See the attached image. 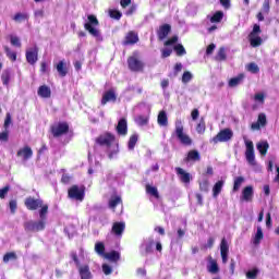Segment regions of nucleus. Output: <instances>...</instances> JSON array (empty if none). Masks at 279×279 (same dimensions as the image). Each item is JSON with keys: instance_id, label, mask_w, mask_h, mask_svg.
I'll return each instance as SVG.
<instances>
[{"instance_id": "1", "label": "nucleus", "mask_w": 279, "mask_h": 279, "mask_svg": "<svg viewBox=\"0 0 279 279\" xmlns=\"http://www.w3.org/2000/svg\"><path fill=\"white\" fill-rule=\"evenodd\" d=\"M24 206L27 210H39V219H47V215H49V205L40 198L28 196L24 201Z\"/></svg>"}, {"instance_id": "2", "label": "nucleus", "mask_w": 279, "mask_h": 279, "mask_svg": "<svg viewBox=\"0 0 279 279\" xmlns=\"http://www.w3.org/2000/svg\"><path fill=\"white\" fill-rule=\"evenodd\" d=\"M174 134L178 141H180L181 145H193V140H191V136L184 133V125L182 124V120L175 121Z\"/></svg>"}, {"instance_id": "3", "label": "nucleus", "mask_w": 279, "mask_h": 279, "mask_svg": "<svg viewBox=\"0 0 279 279\" xmlns=\"http://www.w3.org/2000/svg\"><path fill=\"white\" fill-rule=\"evenodd\" d=\"M126 63L132 73H143V71H145V62L138 59L137 53L130 56Z\"/></svg>"}, {"instance_id": "4", "label": "nucleus", "mask_w": 279, "mask_h": 279, "mask_svg": "<svg viewBox=\"0 0 279 279\" xmlns=\"http://www.w3.org/2000/svg\"><path fill=\"white\" fill-rule=\"evenodd\" d=\"M95 143L100 147H107V149H110V147L117 143V136L110 132H105L96 137Z\"/></svg>"}, {"instance_id": "5", "label": "nucleus", "mask_w": 279, "mask_h": 279, "mask_svg": "<svg viewBox=\"0 0 279 279\" xmlns=\"http://www.w3.org/2000/svg\"><path fill=\"white\" fill-rule=\"evenodd\" d=\"M87 20L88 22L84 24V28L86 29V32H88V34H90V36H94V38H99V36H101V33L99 32V29L95 28L98 27L99 20L93 14L88 15Z\"/></svg>"}, {"instance_id": "6", "label": "nucleus", "mask_w": 279, "mask_h": 279, "mask_svg": "<svg viewBox=\"0 0 279 279\" xmlns=\"http://www.w3.org/2000/svg\"><path fill=\"white\" fill-rule=\"evenodd\" d=\"M47 226V216L46 218H40L38 221L29 220L24 222V230L26 232H43Z\"/></svg>"}, {"instance_id": "7", "label": "nucleus", "mask_w": 279, "mask_h": 279, "mask_svg": "<svg viewBox=\"0 0 279 279\" xmlns=\"http://www.w3.org/2000/svg\"><path fill=\"white\" fill-rule=\"evenodd\" d=\"M69 199H75V202H84V197H86V186L82 185H72L68 190Z\"/></svg>"}, {"instance_id": "8", "label": "nucleus", "mask_w": 279, "mask_h": 279, "mask_svg": "<svg viewBox=\"0 0 279 279\" xmlns=\"http://www.w3.org/2000/svg\"><path fill=\"white\" fill-rule=\"evenodd\" d=\"M263 31L260 29V25L258 24H254L253 25V29L252 32L248 34V43L251 45V47H260V45H263V37L259 36V34H262Z\"/></svg>"}, {"instance_id": "9", "label": "nucleus", "mask_w": 279, "mask_h": 279, "mask_svg": "<svg viewBox=\"0 0 279 279\" xmlns=\"http://www.w3.org/2000/svg\"><path fill=\"white\" fill-rule=\"evenodd\" d=\"M69 122H58L50 126V133L52 134L53 138H60V136H64L69 132Z\"/></svg>"}, {"instance_id": "10", "label": "nucleus", "mask_w": 279, "mask_h": 279, "mask_svg": "<svg viewBox=\"0 0 279 279\" xmlns=\"http://www.w3.org/2000/svg\"><path fill=\"white\" fill-rule=\"evenodd\" d=\"M234 136V133L230 129L221 130L216 136L211 138V143L217 145L218 143H228Z\"/></svg>"}, {"instance_id": "11", "label": "nucleus", "mask_w": 279, "mask_h": 279, "mask_svg": "<svg viewBox=\"0 0 279 279\" xmlns=\"http://www.w3.org/2000/svg\"><path fill=\"white\" fill-rule=\"evenodd\" d=\"M245 158L251 167H256V155L254 154V142L245 141Z\"/></svg>"}, {"instance_id": "12", "label": "nucleus", "mask_w": 279, "mask_h": 279, "mask_svg": "<svg viewBox=\"0 0 279 279\" xmlns=\"http://www.w3.org/2000/svg\"><path fill=\"white\" fill-rule=\"evenodd\" d=\"M141 40L136 31H129L122 40L123 47L134 46Z\"/></svg>"}, {"instance_id": "13", "label": "nucleus", "mask_w": 279, "mask_h": 279, "mask_svg": "<svg viewBox=\"0 0 279 279\" xmlns=\"http://www.w3.org/2000/svg\"><path fill=\"white\" fill-rule=\"evenodd\" d=\"M25 56H26V62L28 64H31L32 66H34V64H36V62H38V46L28 48L26 50Z\"/></svg>"}, {"instance_id": "14", "label": "nucleus", "mask_w": 279, "mask_h": 279, "mask_svg": "<svg viewBox=\"0 0 279 279\" xmlns=\"http://www.w3.org/2000/svg\"><path fill=\"white\" fill-rule=\"evenodd\" d=\"M229 252H230V246L228 245V240H226V238H223L220 242V255H221L223 265H226V263H228Z\"/></svg>"}, {"instance_id": "15", "label": "nucleus", "mask_w": 279, "mask_h": 279, "mask_svg": "<svg viewBox=\"0 0 279 279\" xmlns=\"http://www.w3.org/2000/svg\"><path fill=\"white\" fill-rule=\"evenodd\" d=\"M16 156L23 158L24 162H27V160L34 156V150H32V147L29 146H24L17 150Z\"/></svg>"}, {"instance_id": "16", "label": "nucleus", "mask_w": 279, "mask_h": 279, "mask_svg": "<svg viewBox=\"0 0 279 279\" xmlns=\"http://www.w3.org/2000/svg\"><path fill=\"white\" fill-rule=\"evenodd\" d=\"M242 202H252L254 199V186L247 185L242 190Z\"/></svg>"}, {"instance_id": "17", "label": "nucleus", "mask_w": 279, "mask_h": 279, "mask_svg": "<svg viewBox=\"0 0 279 279\" xmlns=\"http://www.w3.org/2000/svg\"><path fill=\"white\" fill-rule=\"evenodd\" d=\"M171 34V24H162L157 31L158 40H165Z\"/></svg>"}, {"instance_id": "18", "label": "nucleus", "mask_w": 279, "mask_h": 279, "mask_svg": "<svg viewBox=\"0 0 279 279\" xmlns=\"http://www.w3.org/2000/svg\"><path fill=\"white\" fill-rule=\"evenodd\" d=\"M116 131L120 136H128V120L125 118L119 120Z\"/></svg>"}, {"instance_id": "19", "label": "nucleus", "mask_w": 279, "mask_h": 279, "mask_svg": "<svg viewBox=\"0 0 279 279\" xmlns=\"http://www.w3.org/2000/svg\"><path fill=\"white\" fill-rule=\"evenodd\" d=\"M54 68L60 77H66V75H69V66H66V62L64 60L59 61Z\"/></svg>"}, {"instance_id": "20", "label": "nucleus", "mask_w": 279, "mask_h": 279, "mask_svg": "<svg viewBox=\"0 0 279 279\" xmlns=\"http://www.w3.org/2000/svg\"><path fill=\"white\" fill-rule=\"evenodd\" d=\"M109 101H112L113 104L117 101V93H114L113 89L105 92L101 98V106H106Z\"/></svg>"}, {"instance_id": "21", "label": "nucleus", "mask_w": 279, "mask_h": 279, "mask_svg": "<svg viewBox=\"0 0 279 279\" xmlns=\"http://www.w3.org/2000/svg\"><path fill=\"white\" fill-rule=\"evenodd\" d=\"M81 279H93V274L90 272V266L87 264L77 267Z\"/></svg>"}, {"instance_id": "22", "label": "nucleus", "mask_w": 279, "mask_h": 279, "mask_svg": "<svg viewBox=\"0 0 279 279\" xmlns=\"http://www.w3.org/2000/svg\"><path fill=\"white\" fill-rule=\"evenodd\" d=\"M175 172H177V175L180 177V181L183 184H189L191 182V173L184 171V169L177 167Z\"/></svg>"}, {"instance_id": "23", "label": "nucleus", "mask_w": 279, "mask_h": 279, "mask_svg": "<svg viewBox=\"0 0 279 279\" xmlns=\"http://www.w3.org/2000/svg\"><path fill=\"white\" fill-rule=\"evenodd\" d=\"M199 160H202V156L195 149L190 150L184 158V162H199Z\"/></svg>"}, {"instance_id": "24", "label": "nucleus", "mask_w": 279, "mask_h": 279, "mask_svg": "<svg viewBox=\"0 0 279 279\" xmlns=\"http://www.w3.org/2000/svg\"><path fill=\"white\" fill-rule=\"evenodd\" d=\"M37 95L41 97V99H49L51 97V87L47 85L39 86Z\"/></svg>"}, {"instance_id": "25", "label": "nucleus", "mask_w": 279, "mask_h": 279, "mask_svg": "<svg viewBox=\"0 0 279 279\" xmlns=\"http://www.w3.org/2000/svg\"><path fill=\"white\" fill-rule=\"evenodd\" d=\"M111 232L116 234V236H122L123 232H125V222H114Z\"/></svg>"}, {"instance_id": "26", "label": "nucleus", "mask_w": 279, "mask_h": 279, "mask_svg": "<svg viewBox=\"0 0 279 279\" xmlns=\"http://www.w3.org/2000/svg\"><path fill=\"white\" fill-rule=\"evenodd\" d=\"M157 123H158V125H160L161 128H167V125H169V118L167 117V111L161 110V111L158 113Z\"/></svg>"}, {"instance_id": "27", "label": "nucleus", "mask_w": 279, "mask_h": 279, "mask_svg": "<svg viewBox=\"0 0 279 279\" xmlns=\"http://www.w3.org/2000/svg\"><path fill=\"white\" fill-rule=\"evenodd\" d=\"M119 204H123V199H121V196L114 195V196L110 197L108 206L111 210L114 211L117 209V207L119 206Z\"/></svg>"}, {"instance_id": "28", "label": "nucleus", "mask_w": 279, "mask_h": 279, "mask_svg": "<svg viewBox=\"0 0 279 279\" xmlns=\"http://www.w3.org/2000/svg\"><path fill=\"white\" fill-rule=\"evenodd\" d=\"M10 80H12V71L10 69L3 70L1 74V81L3 86L8 88L10 86Z\"/></svg>"}, {"instance_id": "29", "label": "nucleus", "mask_w": 279, "mask_h": 279, "mask_svg": "<svg viewBox=\"0 0 279 279\" xmlns=\"http://www.w3.org/2000/svg\"><path fill=\"white\" fill-rule=\"evenodd\" d=\"M256 147L260 156H267V151L269 150V143L267 141L257 143Z\"/></svg>"}, {"instance_id": "30", "label": "nucleus", "mask_w": 279, "mask_h": 279, "mask_svg": "<svg viewBox=\"0 0 279 279\" xmlns=\"http://www.w3.org/2000/svg\"><path fill=\"white\" fill-rule=\"evenodd\" d=\"M216 62H226L228 54L226 53V47H220L217 54L215 56Z\"/></svg>"}, {"instance_id": "31", "label": "nucleus", "mask_w": 279, "mask_h": 279, "mask_svg": "<svg viewBox=\"0 0 279 279\" xmlns=\"http://www.w3.org/2000/svg\"><path fill=\"white\" fill-rule=\"evenodd\" d=\"M147 195H151L155 199H160V193H158V187L146 184L145 186Z\"/></svg>"}, {"instance_id": "32", "label": "nucleus", "mask_w": 279, "mask_h": 279, "mask_svg": "<svg viewBox=\"0 0 279 279\" xmlns=\"http://www.w3.org/2000/svg\"><path fill=\"white\" fill-rule=\"evenodd\" d=\"M208 260L210 265L208 266L209 274H219V264L215 259H213V256L208 257Z\"/></svg>"}, {"instance_id": "33", "label": "nucleus", "mask_w": 279, "mask_h": 279, "mask_svg": "<svg viewBox=\"0 0 279 279\" xmlns=\"http://www.w3.org/2000/svg\"><path fill=\"white\" fill-rule=\"evenodd\" d=\"M15 23H23V21H29V14L17 12L13 16Z\"/></svg>"}, {"instance_id": "34", "label": "nucleus", "mask_w": 279, "mask_h": 279, "mask_svg": "<svg viewBox=\"0 0 279 279\" xmlns=\"http://www.w3.org/2000/svg\"><path fill=\"white\" fill-rule=\"evenodd\" d=\"M137 143H138V134H132L128 142V148L130 149V151H133Z\"/></svg>"}, {"instance_id": "35", "label": "nucleus", "mask_w": 279, "mask_h": 279, "mask_svg": "<svg viewBox=\"0 0 279 279\" xmlns=\"http://www.w3.org/2000/svg\"><path fill=\"white\" fill-rule=\"evenodd\" d=\"M223 184H225L223 180H220V181L215 183V185L213 187L214 197H217L221 193V191L223 189Z\"/></svg>"}, {"instance_id": "36", "label": "nucleus", "mask_w": 279, "mask_h": 279, "mask_svg": "<svg viewBox=\"0 0 279 279\" xmlns=\"http://www.w3.org/2000/svg\"><path fill=\"white\" fill-rule=\"evenodd\" d=\"M243 77H245L244 74H239L238 76L230 78L229 86L231 88H234V86H239V84H241V82H243Z\"/></svg>"}, {"instance_id": "37", "label": "nucleus", "mask_w": 279, "mask_h": 279, "mask_svg": "<svg viewBox=\"0 0 279 279\" xmlns=\"http://www.w3.org/2000/svg\"><path fill=\"white\" fill-rule=\"evenodd\" d=\"M7 58L11 60V62H16V51H12V49L8 46L3 47Z\"/></svg>"}, {"instance_id": "38", "label": "nucleus", "mask_w": 279, "mask_h": 279, "mask_svg": "<svg viewBox=\"0 0 279 279\" xmlns=\"http://www.w3.org/2000/svg\"><path fill=\"white\" fill-rule=\"evenodd\" d=\"M105 256L108 260H111L112 263H117L121 258V255L117 251H111L110 253H107Z\"/></svg>"}, {"instance_id": "39", "label": "nucleus", "mask_w": 279, "mask_h": 279, "mask_svg": "<svg viewBox=\"0 0 279 279\" xmlns=\"http://www.w3.org/2000/svg\"><path fill=\"white\" fill-rule=\"evenodd\" d=\"M245 182V178L243 177H236L233 181V193H236L239 189H241V185Z\"/></svg>"}, {"instance_id": "40", "label": "nucleus", "mask_w": 279, "mask_h": 279, "mask_svg": "<svg viewBox=\"0 0 279 279\" xmlns=\"http://www.w3.org/2000/svg\"><path fill=\"white\" fill-rule=\"evenodd\" d=\"M263 238H264L263 229L260 227H258L255 238L253 239V244L260 245V241H263Z\"/></svg>"}, {"instance_id": "41", "label": "nucleus", "mask_w": 279, "mask_h": 279, "mask_svg": "<svg viewBox=\"0 0 279 279\" xmlns=\"http://www.w3.org/2000/svg\"><path fill=\"white\" fill-rule=\"evenodd\" d=\"M221 21H223V12L222 11H217L210 17V23H221Z\"/></svg>"}, {"instance_id": "42", "label": "nucleus", "mask_w": 279, "mask_h": 279, "mask_svg": "<svg viewBox=\"0 0 279 279\" xmlns=\"http://www.w3.org/2000/svg\"><path fill=\"white\" fill-rule=\"evenodd\" d=\"M196 132L197 134H204V132H206V120H204V118H201L199 122L197 123Z\"/></svg>"}, {"instance_id": "43", "label": "nucleus", "mask_w": 279, "mask_h": 279, "mask_svg": "<svg viewBox=\"0 0 279 279\" xmlns=\"http://www.w3.org/2000/svg\"><path fill=\"white\" fill-rule=\"evenodd\" d=\"M135 123L137 125H141V126L147 125V123H149V117H147V116H137L135 118Z\"/></svg>"}, {"instance_id": "44", "label": "nucleus", "mask_w": 279, "mask_h": 279, "mask_svg": "<svg viewBox=\"0 0 279 279\" xmlns=\"http://www.w3.org/2000/svg\"><path fill=\"white\" fill-rule=\"evenodd\" d=\"M173 51H175L177 56L182 57L186 56V49L182 44H178L173 47Z\"/></svg>"}, {"instance_id": "45", "label": "nucleus", "mask_w": 279, "mask_h": 279, "mask_svg": "<svg viewBox=\"0 0 279 279\" xmlns=\"http://www.w3.org/2000/svg\"><path fill=\"white\" fill-rule=\"evenodd\" d=\"M109 16L110 19H114L116 21H121V16H123V13L117 9L109 10Z\"/></svg>"}, {"instance_id": "46", "label": "nucleus", "mask_w": 279, "mask_h": 279, "mask_svg": "<svg viewBox=\"0 0 279 279\" xmlns=\"http://www.w3.org/2000/svg\"><path fill=\"white\" fill-rule=\"evenodd\" d=\"M19 256L15 252H8L3 256V263H8L9 260H16Z\"/></svg>"}, {"instance_id": "47", "label": "nucleus", "mask_w": 279, "mask_h": 279, "mask_svg": "<svg viewBox=\"0 0 279 279\" xmlns=\"http://www.w3.org/2000/svg\"><path fill=\"white\" fill-rule=\"evenodd\" d=\"M155 243L154 239H149L148 242L144 244L146 254H151V252H154Z\"/></svg>"}, {"instance_id": "48", "label": "nucleus", "mask_w": 279, "mask_h": 279, "mask_svg": "<svg viewBox=\"0 0 279 279\" xmlns=\"http://www.w3.org/2000/svg\"><path fill=\"white\" fill-rule=\"evenodd\" d=\"M95 252L100 255L106 254V245L104 244V242H97L95 244Z\"/></svg>"}, {"instance_id": "49", "label": "nucleus", "mask_w": 279, "mask_h": 279, "mask_svg": "<svg viewBox=\"0 0 279 279\" xmlns=\"http://www.w3.org/2000/svg\"><path fill=\"white\" fill-rule=\"evenodd\" d=\"M247 71H250V73H259L260 72V68H258V64L251 62L247 64Z\"/></svg>"}, {"instance_id": "50", "label": "nucleus", "mask_w": 279, "mask_h": 279, "mask_svg": "<svg viewBox=\"0 0 279 279\" xmlns=\"http://www.w3.org/2000/svg\"><path fill=\"white\" fill-rule=\"evenodd\" d=\"M258 274H259L258 268H253L252 270H248L246 272V278L247 279H256V278H258Z\"/></svg>"}, {"instance_id": "51", "label": "nucleus", "mask_w": 279, "mask_h": 279, "mask_svg": "<svg viewBox=\"0 0 279 279\" xmlns=\"http://www.w3.org/2000/svg\"><path fill=\"white\" fill-rule=\"evenodd\" d=\"M10 43L12 47H19V48L22 47L21 39L14 35H10Z\"/></svg>"}, {"instance_id": "52", "label": "nucleus", "mask_w": 279, "mask_h": 279, "mask_svg": "<svg viewBox=\"0 0 279 279\" xmlns=\"http://www.w3.org/2000/svg\"><path fill=\"white\" fill-rule=\"evenodd\" d=\"M257 122L262 128H265V125H267V116L265 113H259Z\"/></svg>"}, {"instance_id": "53", "label": "nucleus", "mask_w": 279, "mask_h": 279, "mask_svg": "<svg viewBox=\"0 0 279 279\" xmlns=\"http://www.w3.org/2000/svg\"><path fill=\"white\" fill-rule=\"evenodd\" d=\"M191 80H193V74H191V72H189V71H185L182 75V83L189 84V82H191Z\"/></svg>"}, {"instance_id": "54", "label": "nucleus", "mask_w": 279, "mask_h": 279, "mask_svg": "<svg viewBox=\"0 0 279 279\" xmlns=\"http://www.w3.org/2000/svg\"><path fill=\"white\" fill-rule=\"evenodd\" d=\"M0 141L3 143H8V141H10V131L8 129H4V131L0 133Z\"/></svg>"}, {"instance_id": "55", "label": "nucleus", "mask_w": 279, "mask_h": 279, "mask_svg": "<svg viewBox=\"0 0 279 279\" xmlns=\"http://www.w3.org/2000/svg\"><path fill=\"white\" fill-rule=\"evenodd\" d=\"M178 43V35L172 36L168 40L165 41V47H171L172 45H175Z\"/></svg>"}, {"instance_id": "56", "label": "nucleus", "mask_w": 279, "mask_h": 279, "mask_svg": "<svg viewBox=\"0 0 279 279\" xmlns=\"http://www.w3.org/2000/svg\"><path fill=\"white\" fill-rule=\"evenodd\" d=\"M9 207H10L11 214L14 215L16 213V208H19L16 199H11L9 202Z\"/></svg>"}, {"instance_id": "57", "label": "nucleus", "mask_w": 279, "mask_h": 279, "mask_svg": "<svg viewBox=\"0 0 279 279\" xmlns=\"http://www.w3.org/2000/svg\"><path fill=\"white\" fill-rule=\"evenodd\" d=\"M269 11H270L269 0H265L262 5V13L269 14Z\"/></svg>"}, {"instance_id": "58", "label": "nucleus", "mask_w": 279, "mask_h": 279, "mask_svg": "<svg viewBox=\"0 0 279 279\" xmlns=\"http://www.w3.org/2000/svg\"><path fill=\"white\" fill-rule=\"evenodd\" d=\"M11 123H12V116L10 113H7L4 119V124H3L4 130H9Z\"/></svg>"}, {"instance_id": "59", "label": "nucleus", "mask_w": 279, "mask_h": 279, "mask_svg": "<svg viewBox=\"0 0 279 279\" xmlns=\"http://www.w3.org/2000/svg\"><path fill=\"white\" fill-rule=\"evenodd\" d=\"M254 100L258 101L259 104H265V94L263 93L255 94Z\"/></svg>"}, {"instance_id": "60", "label": "nucleus", "mask_w": 279, "mask_h": 279, "mask_svg": "<svg viewBox=\"0 0 279 279\" xmlns=\"http://www.w3.org/2000/svg\"><path fill=\"white\" fill-rule=\"evenodd\" d=\"M199 191L208 193V180H205L199 183Z\"/></svg>"}, {"instance_id": "61", "label": "nucleus", "mask_w": 279, "mask_h": 279, "mask_svg": "<svg viewBox=\"0 0 279 279\" xmlns=\"http://www.w3.org/2000/svg\"><path fill=\"white\" fill-rule=\"evenodd\" d=\"M10 191V186H4L0 189V199H5V196L8 195V192Z\"/></svg>"}, {"instance_id": "62", "label": "nucleus", "mask_w": 279, "mask_h": 279, "mask_svg": "<svg viewBox=\"0 0 279 279\" xmlns=\"http://www.w3.org/2000/svg\"><path fill=\"white\" fill-rule=\"evenodd\" d=\"M102 271H104L105 276H110V274H112V267H110V265H108V264H104Z\"/></svg>"}, {"instance_id": "63", "label": "nucleus", "mask_w": 279, "mask_h": 279, "mask_svg": "<svg viewBox=\"0 0 279 279\" xmlns=\"http://www.w3.org/2000/svg\"><path fill=\"white\" fill-rule=\"evenodd\" d=\"M136 276H138L140 278H145V276H147V269H145V268H137L136 269Z\"/></svg>"}, {"instance_id": "64", "label": "nucleus", "mask_w": 279, "mask_h": 279, "mask_svg": "<svg viewBox=\"0 0 279 279\" xmlns=\"http://www.w3.org/2000/svg\"><path fill=\"white\" fill-rule=\"evenodd\" d=\"M171 53H173V50H171L169 48H165L161 50V58H169V56H171Z\"/></svg>"}]
</instances>
